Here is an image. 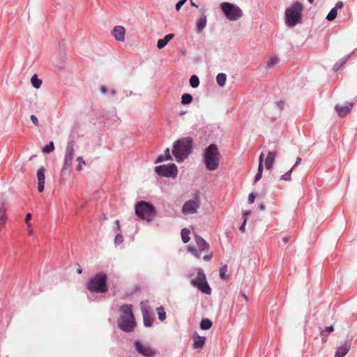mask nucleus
<instances>
[{
    "label": "nucleus",
    "instance_id": "obj_1",
    "mask_svg": "<svg viewBox=\"0 0 357 357\" xmlns=\"http://www.w3.org/2000/svg\"><path fill=\"white\" fill-rule=\"evenodd\" d=\"M120 317L118 319V326L123 331L132 332L135 326V320L131 305H123L119 309Z\"/></svg>",
    "mask_w": 357,
    "mask_h": 357
},
{
    "label": "nucleus",
    "instance_id": "obj_2",
    "mask_svg": "<svg viewBox=\"0 0 357 357\" xmlns=\"http://www.w3.org/2000/svg\"><path fill=\"white\" fill-rule=\"evenodd\" d=\"M192 139L190 137H183L173 144L172 154L178 162H183L191 153Z\"/></svg>",
    "mask_w": 357,
    "mask_h": 357
},
{
    "label": "nucleus",
    "instance_id": "obj_3",
    "mask_svg": "<svg viewBox=\"0 0 357 357\" xmlns=\"http://www.w3.org/2000/svg\"><path fill=\"white\" fill-rule=\"evenodd\" d=\"M220 159V154L216 144H211L204 149L203 160L208 170L217 169L219 167Z\"/></svg>",
    "mask_w": 357,
    "mask_h": 357
},
{
    "label": "nucleus",
    "instance_id": "obj_4",
    "mask_svg": "<svg viewBox=\"0 0 357 357\" xmlns=\"http://www.w3.org/2000/svg\"><path fill=\"white\" fill-rule=\"evenodd\" d=\"M75 143L74 141H69L67 144L63 167L61 170V181H65L70 175L73 160L74 158Z\"/></svg>",
    "mask_w": 357,
    "mask_h": 357
},
{
    "label": "nucleus",
    "instance_id": "obj_5",
    "mask_svg": "<svg viewBox=\"0 0 357 357\" xmlns=\"http://www.w3.org/2000/svg\"><path fill=\"white\" fill-rule=\"evenodd\" d=\"M303 5L301 2H294L292 6L286 9V24L289 26H294L301 22Z\"/></svg>",
    "mask_w": 357,
    "mask_h": 357
},
{
    "label": "nucleus",
    "instance_id": "obj_6",
    "mask_svg": "<svg viewBox=\"0 0 357 357\" xmlns=\"http://www.w3.org/2000/svg\"><path fill=\"white\" fill-rule=\"evenodd\" d=\"M86 287L91 292L105 293L108 289L106 274L102 273L96 274L89 280Z\"/></svg>",
    "mask_w": 357,
    "mask_h": 357
},
{
    "label": "nucleus",
    "instance_id": "obj_7",
    "mask_svg": "<svg viewBox=\"0 0 357 357\" xmlns=\"http://www.w3.org/2000/svg\"><path fill=\"white\" fill-rule=\"evenodd\" d=\"M135 213L139 218L149 222L155 217V209L151 203L141 201L135 204Z\"/></svg>",
    "mask_w": 357,
    "mask_h": 357
},
{
    "label": "nucleus",
    "instance_id": "obj_8",
    "mask_svg": "<svg viewBox=\"0 0 357 357\" xmlns=\"http://www.w3.org/2000/svg\"><path fill=\"white\" fill-rule=\"evenodd\" d=\"M220 6L225 17L230 21H236L243 15L242 10L234 3L222 2Z\"/></svg>",
    "mask_w": 357,
    "mask_h": 357
},
{
    "label": "nucleus",
    "instance_id": "obj_9",
    "mask_svg": "<svg viewBox=\"0 0 357 357\" xmlns=\"http://www.w3.org/2000/svg\"><path fill=\"white\" fill-rule=\"evenodd\" d=\"M191 284L205 294L210 295L211 294V289L209 287L206 275L202 269L198 270L196 278L191 280Z\"/></svg>",
    "mask_w": 357,
    "mask_h": 357
},
{
    "label": "nucleus",
    "instance_id": "obj_10",
    "mask_svg": "<svg viewBox=\"0 0 357 357\" xmlns=\"http://www.w3.org/2000/svg\"><path fill=\"white\" fill-rule=\"evenodd\" d=\"M155 172L160 176L172 178H175L178 174L177 167L175 164L156 166L155 167Z\"/></svg>",
    "mask_w": 357,
    "mask_h": 357
},
{
    "label": "nucleus",
    "instance_id": "obj_11",
    "mask_svg": "<svg viewBox=\"0 0 357 357\" xmlns=\"http://www.w3.org/2000/svg\"><path fill=\"white\" fill-rule=\"evenodd\" d=\"M201 205L200 199L196 195L193 199H190L184 203L182 207V213L185 215H192L197 212Z\"/></svg>",
    "mask_w": 357,
    "mask_h": 357
},
{
    "label": "nucleus",
    "instance_id": "obj_12",
    "mask_svg": "<svg viewBox=\"0 0 357 357\" xmlns=\"http://www.w3.org/2000/svg\"><path fill=\"white\" fill-rule=\"evenodd\" d=\"M135 346L137 351L144 356L152 357L155 354V351L148 344H143L139 341H136Z\"/></svg>",
    "mask_w": 357,
    "mask_h": 357
},
{
    "label": "nucleus",
    "instance_id": "obj_13",
    "mask_svg": "<svg viewBox=\"0 0 357 357\" xmlns=\"http://www.w3.org/2000/svg\"><path fill=\"white\" fill-rule=\"evenodd\" d=\"M6 205V198L3 194H0V230L7 219Z\"/></svg>",
    "mask_w": 357,
    "mask_h": 357
},
{
    "label": "nucleus",
    "instance_id": "obj_14",
    "mask_svg": "<svg viewBox=\"0 0 357 357\" xmlns=\"http://www.w3.org/2000/svg\"><path fill=\"white\" fill-rule=\"evenodd\" d=\"M45 169L44 167H40L37 171L38 179V190L42 192L44 190L45 179Z\"/></svg>",
    "mask_w": 357,
    "mask_h": 357
},
{
    "label": "nucleus",
    "instance_id": "obj_15",
    "mask_svg": "<svg viewBox=\"0 0 357 357\" xmlns=\"http://www.w3.org/2000/svg\"><path fill=\"white\" fill-rule=\"evenodd\" d=\"M125 33L126 30L122 26H116L112 31V34L114 38L120 42L125 40Z\"/></svg>",
    "mask_w": 357,
    "mask_h": 357
},
{
    "label": "nucleus",
    "instance_id": "obj_16",
    "mask_svg": "<svg viewBox=\"0 0 357 357\" xmlns=\"http://www.w3.org/2000/svg\"><path fill=\"white\" fill-rule=\"evenodd\" d=\"M352 107V103L347 102L344 105H336L335 110L338 113L340 116H344L351 110Z\"/></svg>",
    "mask_w": 357,
    "mask_h": 357
},
{
    "label": "nucleus",
    "instance_id": "obj_17",
    "mask_svg": "<svg viewBox=\"0 0 357 357\" xmlns=\"http://www.w3.org/2000/svg\"><path fill=\"white\" fill-rule=\"evenodd\" d=\"M351 347V342L346 341L343 344L340 345L335 353V357H344L349 351Z\"/></svg>",
    "mask_w": 357,
    "mask_h": 357
},
{
    "label": "nucleus",
    "instance_id": "obj_18",
    "mask_svg": "<svg viewBox=\"0 0 357 357\" xmlns=\"http://www.w3.org/2000/svg\"><path fill=\"white\" fill-rule=\"evenodd\" d=\"M277 157V153L275 151H269L267 158L265 160L266 169L270 170L272 169L273 164Z\"/></svg>",
    "mask_w": 357,
    "mask_h": 357
},
{
    "label": "nucleus",
    "instance_id": "obj_19",
    "mask_svg": "<svg viewBox=\"0 0 357 357\" xmlns=\"http://www.w3.org/2000/svg\"><path fill=\"white\" fill-rule=\"evenodd\" d=\"M195 240L200 251L209 249V244L202 237L195 235Z\"/></svg>",
    "mask_w": 357,
    "mask_h": 357
},
{
    "label": "nucleus",
    "instance_id": "obj_20",
    "mask_svg": "<svg viewBox=\"0 0 357 357\" xmlns=\"http://www.w3.org/2000/svg\"><path fill=\"white\" fill-rule=\"evenodd\" d=\"M174 37V34L169 33L166 35L162 39H159L157 43V47L158 49H162L165 47L168 42Z\"/></svg>",
    "mask_w": 357,
    "mask_h": 357
},
{
    "label": "nucleus",
    "instance_id": "obj_21",
    "mask_svg": "<svg viewBox=\"0 0 357 357\" xmlns=\"http://www.w3.org/2000/svg\"><path fill=\"white\" fill-rule=\"evenodd\" d=\"M207 23V18L205 15H202L197 22V31L198 33L202 32L206 27Z\"/></svg>",
    "mask_w": 357,
    "mask_h": 357
},
{
    "label": "nucleus",
    "instance_id": "obj_22",
    "mask_svg": "<svg viewBox=\"0 0 357 357\" xmlns=\"http://www.w3.org/2000/svg\"><path fill=\"white\" fill-rule=\"evenodd\" d=\"M205 337L197 335L194 337L193 347L195 349L202 348L205 343Z\"/></svg>",
    "mask_w": 357,
    "mask_h": 357
},
{
    "label": "nucleus",
    "instance_id": "obj_23",
    "mask_svg": "<svg viewBox=\"0 0 357 357\" xmlns=\"http://www.w3.org/2000/svg\"><path fill=\"white\" fill-rule=\"evenodd\" d=\"M170 159H172V156H171V154H170V152H169V149L167 148L165 150V153L158 155V158H156L155 162V163H158V162H162L164 160H170Z\"/></svg>",
    "mask_w": 357,
    "mask_h": 357
},
{
    "label": "nucleus",
    "instance_id": "obj_24",
    "mask_svg": "<svg viewBox=\"0 0 357 357\" xmlns=\"http://www.w3.org/2000/svg\"><path fill=\"white\" fill-rule=\"evenodd\" d=\"M354 52V51H353L352 52H351L350 54H349L348 55L345 56L344 58L341 59L339 61H337L334 66H333V70L335 71H337L349 59V57L351 56V55Z\"/></svg>",
    "mask_w": 357,
    "mask_h": 357
},
{
    "label": "nucleus",
    "instance_id": "obj_25",
    "mask_svg": "<svg viewBox=\"0 0 357 357\" xmlns=\"http://www.w3.org/2000/svg\"><path fill=\"white\" fill-rule=\"evenodd\" d=\"M140 307L142 310V315H146L151 314V312L149 308V302L147 301H142L140 303Z\"/></svg>",
    "mask_w": 357,
    "mask_h": 357
},
{
    "label": "nucleus",
    "instance_id": "obj_26",
    "mask_svg": "<svg viewBox=\"0 0 357 357\" xmlns=\"http://www.w3.org/2000/svg\"><path fill=\"white\" fill-rule=\"evenodd\" d=\"M227 80V75L225 73H218L216 76V82L218 84L222 87L225 85Z\"/></svg>",
    "mask_w": 357,
    "mask_h": 357
},
{
    "label": "nucleus",
    "instance_id": "obj_27",
    "mask_svg": "<svg viewBox=\"0 0 357 357\" xmlns=\"http://www.w3.org/2000/svg\"><path fill=\"white\" fill-rule=\"evenodd\" d=\"M31 82L36 89H39L42 84V80L38 79L36 74L33 75L31 78Z\"/></svg>",
    "mask_w": 357,
    "mask_h": 357
},
{
    "label": "nucleus",
    "instance_id": "obj_28",
    "mask_svg": "<svg viewBox=\"0 0 357 357\" xmlns=\"http://www.w3.org/2000/svg\"><path fill=\"white\" fill-rule=\"evenodd\" d=\"M190 234V231L187 228H184L181 230V238H182V241H183V243H186L190 241V236H189Z\"/></svg>",
    "mask_w": 357,
    "mask_h": 357
},
{
    "label": "nucleus",
    "instance_id": "obj_29",
    "mask_svg": "<svg viewBox=\"0 0 357 357\" xmlns=\"http://www.w3.org/2000/svg\"><path fill=\"white\" fill-rule=\"evenodd\" d=\"M212 321L208 319H204L200 322V327L202 330H208L212 326Z\"/></svg>",
    "mask_w": 357,
    "mask_h": 357
},
{
    "label": "nucleus",
    "instance_id": "obj_30",
    "mask_svg": "<svg viewBox=\"0 0 357 357\" xmlns=\"http://www.w3.org/2000/svg\"><path fill=\"white\" fill-rule=\"evenodd\" d=\"M156 311H157L158 319H160V321H165L166 319V312L165 311L164 307L162 306H160V307H157Z\"/></svg>",
    "mask_w": 357,
    "mask_h": 357
},
{
    "label": "nucleus",
    "instance_id": "obj_31",
    "mask_svg": "<svg viewBox=\"0 0 357 357\" xmlns=\"http://www.w3.org/2000/svg\"><path fill=\"white\" fill-rule=\"evenodd\" d=\"M192 101V96L190 93H184L181 97V103L183 105L190 104Z\"/></svg>",
    "mask_w": 357,
    "mask_h": 357
},
{
    "label": "nucleus",
    "instance_id": "obj_32",
    "mask_svg": "<svg viewBox=\"0 0 357 357\" xmlns=\"http://www.w3.org/2000/svg\"><path fill=\"white\" fill-rule=\"evenodd\" d=\"M143 316V321H144V325L146 327H150L152 326V317L151 314H146V315H142Z\"/></svg>",
    "mask_w": 357,
    "mask_h": 357
},
{
    "label": "nucleus",
    "instance_id": "obj_33",
    "mask_svg": "<svg viewBox=\"0 0 357 357\" xmlns=\"http://www.w3.org/2000/svg\"><path fill=\"white\" fill-rule=\"evenodd\" d=\"M190 84L192 88H197L199 84V77L195 75H192L190 78Z\"/></svg>",
    "mask_w": 357,
    "mask_h": 357
},
{
    "label": "nucleus",
    "instance_id": "obj_34",
    "mask_svg": "<svg viewBox=\"0 0 357 357\" xmlns=\"http://www.w3.org/2000/svg\"><path fill=\"white\" fill-rule=\"evenodd\" d=\"M54 150V142L52 141L50 142L49 144H47V145H45L43 148V152L44 153H51Z\"/></svg>",
    "mask_w": 357,
    "mask_h": 357
},
{
    "label": "nucleus",
    "instance_id": "obj_35",
    "mask_svg": "<svg viewBox=\"0 0 357 357\" xmlns=\"http://www.w3.org/2000/svg\"><path fill=\"white\" fill-rule=\"evenodd\" d=\"M279 61V59L276 56H272L271 57L268 61L266 63V68H271L273 67L275 65H276Z\"/></svg>",
    "mask_w": 357,
    "mask_h": 357
},
{
    "label": "nucleus",
    "instance_id": "obj_36",
    "mask_svg": "<svg viewBox=\"0 0 357 357\" xmlns=\"http://www.w3.org/2000/svg\"><path fill=\"white\" fill-rule=\"evenodd\" d=\"M337 15V10L336 8H332L331 11L328 13V15L326 16V20L328 21H332L335 20Z\"/></svg>",
    "mask_w": 357,
    "mask_h": 357
},
{
    "label": "nucleus",
    "instance_id": "obj_37",
    "mask_svg": "<svg viewBox=\"0 0 357 357\" xmlns=\"http://www.w3.org/2000/svg\"><path fill=\"white\" fill-rule=\"evenodd\" d=\"M227 271V266L223 265L220 268L219 272H220V277L222 280H226L227 278V276L226 275V273Z\"/></svg>",
    "mask_w": 357,
    "mask_h": 357
},
{
    "label": "nucleus",
    "instance_id": "obj_38",
    "mask_svg": "<svg viewBox=\"0 0 357 357\" xmlns=\"http://www.w3.org/2000/svg\"><path fill=\"white\" fill-rule=\"evenodd\" d=\"M334 331V328H333V326H327L325 328L324 330H323L321 332V337H322V339L325 340V338L326 337L327 335H326V333H331Z\"/></svg>",
    "mask_w": 357,
    "mask_h": 357
},
{
    "label": "nucleus",
    "instance_id": "obj_39",
    "mask_svg": "<svg viewBox=\"0 0 357 357\" xmlns=\"http://www.w3.org/2000/svg\"><path fill=\"white\" fill-rule=\"evenodd\" d=\"M188 252H191L197 258L200 257V250L199 251L196 248H195L193 246H188Z\"/></svg>",
    "mask_w": 357,
    "mask_h": 357
},
{
    "label": "nucleus",
    "instance_id": "obj_40",
    "mask_svg": "<svg viewBox=\"0 0 357 357\" xmlns=\"http://www.w3.org/2000/svg\"><path fill=\"white\" fill-rule=\"evenodd\" d=\"M293 169H294V167H292L291 168V169H289L287 172H286L285 174L282 175L280 177V179L284 180V181H291V174L293 171Z\"/></svg>",
    "mask_w": 357,
    "mask_h": 357
},
{
    "label": "nucleus",
    "instance_id": "obj_41",
    "mask_svg": "<svg viewBox=\"0 0 357 357\" xmlns=\"http://www.w3.org/2000/svg\"><path fill=\"white\" fill-rule=\"evenodd\" d=\"M263 166H258V172L255 176V183L259 181L262 176Z\"/></svg>",
    "mask_w": 357,
    "mask_h": 357
},
{
    "label": "nucleus",
    "instance_id": "obj_42",
    "mask_svg": "<svg viewBox=\"0 0 357 357\" xmlns=\"http://www.w3.org/2000/svg\"><path fill=\"white\" fill-rule=\"evenodd\" d=\"M77 161L78 162V165H77L76 169L77 171H81L82 169V165H85V161L81 156L77 157Z\"/></svg>",
    "mask_w": 357,
    "mask_h": 357
},
{
    "label": "nucleus",
    "instance_id": "obj_43",
    "mask_svg": "<svg viewBox=\"0 0 357 357\" xmlns=\"http://www.w3.org/2000/svg\"><path fill=\"white\" fill-rule=\"evenodd\" d=\"M123 241V237L121 234H118L115 236L114 243L117 245Z\"/></svg>",
    "mask_w": 357,
    "mask_h": 357
},
{
    "label": "nucleus",
    "instance_id": "obj_44",
    "mask_svg": "<svg viewBox=\"0 0 357 357\" xmlns=\"http://www.w3.org/2000/svg\"><path fill=\"white\" fill-rule=\"evenodd\" d=\"M30 119H31V122H32V123H33L36 126H39V125H40V123H39V121H38V118H37L35 115H33V114L31 115V116H30Z\"/></svg>",
    "mask_w": 357,
    "mask_h": 357
},
{
    "label": "nucleus",
    "instance_id": "obj_45",
    "mask_svg": "<svg viewBox=\"0 0 357 357\" xmlns=\"http://www.w3.org/2000/svg\"><path fill=\"white\" fill-rule=\"evenodd\" d=\"M186 0H181L176 4V9L177 11L180 10L182 6L185 3Z\"/></svg>",
    "mask_w": 357,
    "mask_h": 357
},
{
    "label": "nucleus",
    "instance_id": "obj_46",
    "mask_svg": "<svg viewBox=\"0 0 357 357\" xmlns=\"http://www.w3.org/2000/svg\"><path fill=\"white\" fill-rule=\"evenodd\" d=\"M255 199V195L253 192L250 193V194L249 195V196H248V202H249L250 204H252V203H254Z\"/></svg>",
    "mask_w": 357,
    "mask_h": 357
},
{
    "label": "nucleus",
    "instance_id": "obj_47",
    "mask_svg": "<svg viewBox=\"0 0 357 357\" xmlns=\"http://www.w3.org/2000/svg\"><path fill=\"white\" fill-rule=\"evenodd\" d=\"M246 222H247V218H245L243 221V223L242 225H241V227H239V230L241 231V232H245V225H246Z\"/></svg>",
    "mask_w": 357,
    "mask_h": 357
},
{
    "label": "nucleus",
    "instance_id": "obj_48",
    "mask_svg": "<svg viewBox=\"0 0 357 357\" xmlns=\"http://www.w3.org/2000/svg\"><path fill=\"white\" fill-rule=\"evenodd\" d=\"M264 159V153H261L259 158V165L258 166H263Z\"/></svg>",
    "mask_w": 357,
    "mask_h": 357
},
{
    "label": "nucleus",
    "instance_id": "obj_49",
    "mask_svg": "<svg viewBox=\"0 0 357 357\" xmlns=\"http://www.w3.org/2000/svg\"><path fill=\"white\" fill-rule=\"evenodd\" d=\"M276 105L278 107V108L282 110L283 108H284V102L282 101V100H280L278 102H276Z\"/></svg>",
    "mask_w": 357,
    "mask_h": 357
},
{
    "label": "nucleus",
    "instance_id": "obj_50",
    "mask_svg": "<svg viewBox=\"0 0 357 357\" xmlns=\"http://www.w3.org/2000/svg\"><path fill=\"white\" fill-rule=\"evenodd\" d=\"M27 225V227H28V234L29 236H31L33 233V229L32 228L31 224V223H28V225Z\"/></svg>",
    "mask_w": 357,
    "mask_h": 357
},
{
    "label": "nucleus",
    "instance_id": "obj_51",
    "mask_svg": "<svg viewBox=\"0 0 357 357\" xmlns=\"http://www.w3.org/2000/svg\"><path fill=\"white\" fill-rule=\"evenodd\" d=\"M31 217H32V215L29 213L26 215V217H25V219H24V221L26 222V225H28V223H30L29 221L31 219Z\"/></svg>",
    "mask_w": 357,
    "mask_h": 357
},
{
    "label": "nucleus",
    "instance_id": "obj_52",
    "mask_svg": "<svg viewBox=\"0 0 357 357\" xmlns=\"http://www.w3.org/2000/svg\"><path fill=\"white\" fill-rule=\"evenodd\" d=\"M343 5L344 4H343L342 1H338V2H337L334 8H336V10H337L338 8H342L343 7Z\"/></svg>",
    "mask_w": 357,
    "mask_h": 357
},
{
    "label": "nucleus",
    "instance_id": "obj_53",
    "mask_svg": "<svg viewBox=\"0 0 357 357\" xmlns=\"http://www.w3.org/2000/svg\"><path fill=\"white\" fill-rule=\"evenodd\" d=\"M250 214H251L250 211H245L243 214V219L244 220L245 218H247V219H248V217L250 215Z\"/></svg>",
    "mask_w": 357,
    "mask_h": 357
},
{
    "label": "nucleus",
    "instance_id": "obj_54",
    "mask_svg": "<svg viewBox=\"0 0 357 357\" xmlns=\"http://www.w3.org/2000/svg\"><path fill=\"white\" fill-rule=\"evenodd\" d=\"M100 90L102 94H105L107 92V89L105 86H101Z\"/></svg>",
    "mask_w": 357,
    "mask_h": 357
},
{
    "label": "nucleus",
    "instance_id": "obj_55",
    "mask_svg": "<svg viewBox=\"0 0 357 357\" xmlns=\"http://www.w3.org/2000/svg\"><path fill=\"white\" fill-rule=\"evenodd\" d=\"M212 257V255H205L203 259L205 260V261H209L211 260Z\"/></svg>",
    "mask_w": 357,
    "mask_h": 357
},
{
    "label": "nucleus",
    "instance_id": "obj_56",
    "mask_svg": "<svg viewBox=\"0 0 357 357\" xmlns=\"http://www.w3.org/2000/svg\"><path fill=\"white\" fill-rule=\"evenodd\" d=\"M301 162V158H297L296 161L293 167H294L295 166H297L298 164H300Z\"/></svg>",
    "mask_w": 357,
    "mask_h": 357
},
{
    "label": "nucleus",
    "instance_id": "obj_57",
    "mask_svg": "<svg viewBox=\"0 0 357 357\" xmlns=\"http://www.w3.org/2000/svg\"><path fill=\"white\" fill-rule=\"evenodd\" d=\"M115 224H116V229H117V230H120V228H121V227H120L119 220H116L115 221Z\"/></svg>",
    "mask_w": 357,
    "mask_h": 357
},
{
    "label": "nucleus",
    "instance_id": "obj_58",
    "mask_svg": "<svg viewBox=\"0 0 357 357\" xmlns=\"http://www.w3.org/2000/svg\"><path fill=\"white\" fill-rule=\"evenodd\" d=\"M116 90H115V89H112V90L110 91V94H111L112 96H115V95H116Z\"/></svg>",
    "mask_w": 357,
    "mask_h": 357
},
{
    "label": "nucleus",
    "instance_id": "obj_59",
    "mask_svg": "<svg viewBox=\"0 0 357 357\" xmlns=\"http://www.w3.org/2000/svg\"><path fill=\"white\" fill-rule=\"evenodd\" d=\"M259 208L261 211H264L265 209V206L264 204H262L259 206Z\"/></svg>",
    "mask_w": 357,
    "mask_h": 357
},
{
    "label": "nucleus",
    "instance_id": "obj_60",
    "mask_svg": "<svg viewBox=\"0 0 357 357\" xmlns=\"http://www.w3.org/2000/svg\"><path fill=\"white\" fill-rule=\"evenodd\" d=\"M282 240H283V241H284V243H287V242H288V241H289V238H288V237L284 236V237L282 238Z\"/></svg>",
    "mask_w": 357,
    "mask_h": 357
},
{
    "label": "nucleus",
    "instance_id": "obj_61",
    "mask_svg": "<svg viewBox=\"0 0 357 357\" xmlns=\"http://www.w3.org/2000/svg\"><path fill=\"white\" fill-rule=\"evenodd\" d=\"M242 296L245 301L248 300V296L244 293L242 294Z\"/></svg>",
    "mask_w": 357,
    "mask_h": 357
},
{
    "label": "nucleus",
    "instance_id": "obj_62",
    "mask_svg": "<svg viewBox=\"0 0 357 357\" xmlns=\"http://www.w3.org/2000/svg\"><path fill=\"white\" fill-rule=\"evenodd\" d=\"M191 5H192V6H196V7L197 6V5H196L193 1H191Z\"/></svg>",
    "mask_w": 357,
    "mask_h": 357
},
{
    "label": "nucleus",
    "instance_id": "obj_63",
    "mask_svg": "<svg viewBox=\"0 0 357 357\" xmlns=\"http://www.w3.org/2000/svg\"><path fill=\"white\" fill-rule=\"evenodd\" d=\"M307 1H309V3H313V1H314V0H307Z\"/></svg>",
    "mask_w": 357,
    "mask_h": 357
},
{
    "label": "nucleus",
    "instance_id": "obj_64",
    "mask_svg": "<svg viewBox=\"0 0 357 357\" xmlns=\"http://www.w3.org/2000/svg\"><path fill=\"white\" fill-rule=\"evenodd\" d=\"M77 272H78V273H82V269H78Z\"/></svg>",
    "mask_w": 357,
    "mask_h": 357
}]
</instances>
